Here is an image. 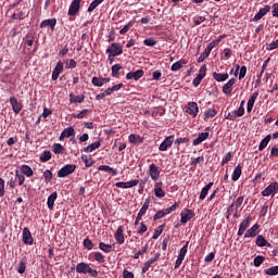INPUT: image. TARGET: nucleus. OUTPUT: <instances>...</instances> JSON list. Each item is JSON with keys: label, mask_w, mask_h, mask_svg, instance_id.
Here are the masks:
<instances>
[{"label": "nucleus", "mask_w": 278, "mask_h": 278, "mask_svg": "<svg viewBox=\"0 0 278 278\" xmlns=\"http://www.w3.org/2000/svg\"><path fill=\"white\" fill-rule=\"evenodd\" d=\"M189 244H190V241H187L186 244L180 249L179 254H178V258H180V260L186 258V254L188 253V245Z\"/></svg>", "instance_id": "3c124183"}, {"label": "nucleus", "mask_w": 278, "mask_h": 278, "mask_svg": "<svg viewBox=\"0 0 278 278\" xmlns=\"http://www.w3.org/2000/svg\"><path fill=\"white\" fill-rule=\"evenodd\" d=\"M235 84H236V78H230L229 81L223 86L222 91L224 92V94H231V92H233Z\"/></svg>", "instance_id": "5701e85b"}, {"label": "nucleus", "mask_w": 278, "mask_h": 278, "mask_svg": "<svg viewBox=\"0 0 278 278\" xmlns=\"http://www.w3.org/2000/svg\"><path fill=\"white\" fill-rule=\"evenodd\" d=\"M91 255H93V258L99 264H104L105 263V255H103V253H101V252H92Z\"/></svg>", "instance_id": "79ce46f5"}, {"label": "nucleus", "mask_w": 278, "mask_h": 278, "mask_svg": "<svg viewBox=\"0 0 278 278\" xmlns=\"http://www.w3.org/2000/svg\"><path fill=\"white\" fill-rule=\"evenodd\" d=\"M29 16V10L27 8H23V10L18 11L17 13H13L12 18L13 21H23Z\"/></svg>", "instance_id": "aec40b11"}, {"label": "nucleus", "mask_w": 278, "mask_h": 278, "mask_svg": "<svg viewBox=\"0 0 278 278\" xmlns=\"http://www.w3.org/2000/svg\"><path fill=\"white\" fill-rule=\"evenodd\" d=\"M257 97H260V92L255 91L248 101L247 112L251 114L253 112V105H255V101H257Z\"/></svg>", "instance_id": "a878e982"}, {"label": "nucleus", "mask_w": 278, "mask_h": 278, "mask_svg": "<svg viewBox=\"0 0 278 278\" xmlns=\"http://www.w3.org/2000/svg\"><path fill=\"white\" fill-rule=\"evenodd\" d=\"M20 170H21L22 175H25V177H34V169H31V167H29V165H22L20 167Z\"/></svg>", "instance_id": "c9c22d12"}, {"label": "nucleus", "mask_w": 278, "mask_h": 278, "mask_svg": "<svg viewBox=\"0 0 278 278\" xmlns=\"http://www.w3.org/2000/svg\"><path fill=\"white\" fill-rule=\"evenodd\" d=\"M91 84L92 86H96L97 88H101L103 85V78L101 77H97L94 76L92 79H91Z\"/></svg>", "instance_id": "4d7b16f0"}, {"label": "nucleus", "mask_w": 278, "mask_h": 278, "mask_svg": "<svg viewBox=\"0 0 278 278\" xmlns=\"http://www.w3.org/2000/svg\"><path fill=\"white\" fill-rule=\"evenodd\" d=\"M264 262H266V256L257 255L254 258L253 264H254L255 268H260V266H262L264 264Z\"/></svg>", "instance_id": "49530a36"}, {"label": "nucleus", "mask_w": 278, "mask_h": 278, "mask_svg": "<svg viewBox=\"0 0 278 278\" xmlns=\"http://www.w3.org/2000/svg\"><path fill=\"white\" fill-rule=\"evenodd\" d=\"M150 203H151L150 199L144 200V203L138 213L140 216H144V214H147V210H149Z\"/></svg>", "instance_id": "603ef678"}, {"label": "nucleus", "mask_w": 278, "mask_h": 278, "mask_svg": "<svg viewBox=\"0 0 278 278\" xmlns=\"http://www.w3.org/2000/svg\"><path fill=\"white\" fill-rule=\"evenodd\" d=\"M114 238L118 244H125V233L123 226H119L114 235Z\"/></svg>", "instance_id": "b1692460"}, {"label": "nucleus", "mask_w": 278, "mask_h": 278, "mask_svg": "<svg viewBox=\"0 0 278 278\" xmlns=\"http://www.w3.org/2000/svg\"><path fill=\"white\" fill-rule=\"evenodd\" d=\"M144 77V71L143 70H137L136 72H129L126 75V79H135V81H138V79H142Z\"/></svg>", "instance_id": "6ab92c4d"}, {"label": "nucleus", "mask_w": 278, "mask_h": 278, "mask_svg": "<svg viewBox=\"0 0 278 278\" xmlns=\"http://www.w3.org/2000/svg\"><path fill=\"white\" fill-rule=\"evenodd\" d=\"M186 64H188V61L186 59H180L178 62L172 65L170 71H173V73H177V71H181Z\"/></svg>", "instance_id": "c85d7f7f"}, {"label": "nucleus", "mask_w": 278, "mask_h": 278, "mask_svg": "<svg viewBox=\"0 0 278 278\" xmlns=\"http://www.w3.org/2000/svg\"><path fill=\"white\" fill-rule=\"evenodd\" d=\"M138 184H140V180L134 179V180H130L127 182H123V181L116 182L115 186H116V188L127 189V188H134V187L138 186Z\"/></svg>", "instance_id": "a211bd4d"}, {"label": "nucleus", "mask_w": 278, "mask_h": 278, "mask_svg": "<svg viewBox=\"0 0 278 278\" xmlns=\"http://www.w3.org/2000/svg\"><path fill=\"white\" fill-rule=\"evenodd\" d=\"M190 142V138L188 137H180L175 140V144L179 147V144H188Z\"/></svg>", "instance_id": "0e129e2a"}, {"label": "nucleus", "mask_w": 278, "mask_h": 278, "mask_svg": "<svg viewBox=\"0 0 278 278\" xmlns=\"http://www.w3.org/2000/svg\"><path fill=\"white\" fill-rule=\"evenodd\" d=\"M76 169H77V165L66 164L58 172V177L60 178L68 177V175H73V173H75Z\"/></svg>", "instance_id": "f03ea898"}, {"label": "nucleus", "mask_w": 278, "mask_h": 278, "mask_svg": "<svg viewBox=\"0 0 278 278\" xmlns=\"http://www.w3.org/2000/svg\"><path fill=\"white\" fill-rule=\"evenodd\" d=\"M99 250L103 251V253H112V251H114V245L100 242Z\"/></svg>", "instance_id": "58836bf2"}, {"label": "nucleus", "mask_w": 278, "mask_h": 278, "mask_svg": "<svg viewBox=\"0 0 278 278\" xmlns=\"http://www.w3.org/2000/svg\"><path fill=\"white\" fill-rule=\"evenodd\" d=\"M205 75H207V65L203 64L199 71V75L192 81L195 88H198L201 85V81H203Z\"/></svg>", "instance_id": "39448f33"}, {"label": "nucleus", "mask_w": 278, "mask_h": 278, "mask_svg": "<svg viewBox=\"0 0 278 278\" xmlns=\"http://www.w3.org/2000/svg\"><path fill=\"white\" fill-rule=\"evenodd\" d=\"M253 220V218L251 216H248L245 219H243L240 223L239 226V230L237 232V236H244V231H247V229H249V227L251 226V222Z\"/></svg>", "instance_id": "1a4fd4ad"}, {"label": "nucleus", "mask_w": 278, "mask_h": 278, "mask_svg": "<svg viewBox=\"0 0 278 278\" xmlns=\"http://www.w3.org/2000/svg\"><path fill=\"white\" fill-rule=\"evenodd\" d=\"M255 244H256V247H260V248H264V247L270 248L271 247L270 242H268V240H266V238L262 235H258L256 237Z\"/></svg>", "instance_id": "bb28decb"}, {"label": "nucleus", "mask_w": 278, "mask_h": 278, "mask_svg": "<svg viewBox=\"0 0 278 278\" xmlns=\"http://www.w3.org/2000/svg\"><path fill=\"white\" fill-rule=\"evenodd\" d=\"M10 105H11L14 114H21V110H23V103L18 102L16 97L10 98Z\"/></svg>", "instance_id": "ddd939ff"}, {"label": "nucleus", "mask_w": 278, "mask_h": 278, "mask_svg": "<svg viewBox=\"0 0 278 278\" xmlns=\"http://www.w3.org/2000/svg\"><path fill=\"white\" fill-rule=\"evenodd\" d=\"M268 12H270V5H265L264 8L260 9V11L254 15L253 21H261V18H264V16L268 14Z\"/></svg>", "instance_id": "4be33fe9"}, {"label": "nucleus", "mask_w": 278, "mask_h": 278, "mask_svg": "<svg viewBox=\"0 0 278 278\" xmlns=\"http://www.w3.org/2000/svg\"><path fill=\"white\" fill-rule=\"evenodd\" d=\"M265 275H268L269 277H275L278 275V265L269 267L264 270Z\"/></svg>", "instance_id": "de8ad7c7"}, {"label": "nucleus", "mask_w": 278, "mask_h": 278, "mask_svg": "<svg viewBox=\"0 0 278 278\" xmlns=\"http://www.w3.org/2000/svg\"><path fill=\"white\" fill-rule=\"evenodd\" d=\"M85 99L86 96L84 94L75 96L73 92L70 93V103H84Z\"/></svg>", "instance_id": "2f4dec72"}, {"label": "nucleus", "mask_w": 278, "mask_h": 278, "mask_svg": "<svg viewBox=\"0 0 278 278\" xmlns=\"http://www.w3.org/2000/svg\"><path fill=\"white\" fill-rule=\"evenodd\" d=\"M22 238L24 244H27L28 247H31L34 244V237L31 236V231L29 228L25 227L22 232Z\"/></svg>", "instance_id": "f8f14e48"}, {"label": "nucleus", "mask_w": 278, "mask_h": 278, "mask_svg": "<svg viewBox=\"0 0 278 278\" xmlns=\"http://www.w3.org/2000/svg\"><path fill=\"white\" fill-rule=\"evenodd\" d=\"M55 25H58V20H56V18L43 20V21L40 23L41 29L45 28V27H50V29H52V31L55 30Z\"/></svg>", "instance_id": "412c9836"}, {"label": "nucleus", "mask_w": 278, "mask_h": 278, "mask_svg": "<svg viewBox=\"0 0 278 278\" xmlns=\"http://www.w3.org/2000/svg\"><path fill=\"white\" fill-rule=\"evenodd\" d=\"M273 136L271 135H267L260 143L258 146V151H264L266 149V147H268V142H270Z\"/></svg>", "instance_id": "ea45409f"}, {"label": "nucleus", "mask_w": 278, "mask_h": 278, "mask_svg": "<svg viewBox=\"0 0 278 278\" xmlns=\"http://www.w3.org/2000/svg\"><path fill=\"white\" fill-rule=\"evenodd\" d=\"M275 49H278V39L270 42L266 48L267 51H275Z\"/></svg>", "instance_id": "774afa93"}, {"label": "nucleus", "mask_w": 278, "mask_h": 278, "mask_svg": "<svg viewBox=\"0 0 278 278\" xmlns=\"http://www.w3.org/2000/svg\"><path fill=\"white\" fill-rule=\"evenodd\" d=\"M123 68V65L121 64H115L111 67L112 71V77H119L121 76V71Z\"/></svg>", "instance_id": "c03bdc74"}, {"label": "nucleus", "mask_w": 278, "mask_h": 278, "mask_svg": "<svg viewBox=\"0 0 278 278\" xmlns=\"http://www.w3.org/2000/svg\"><path fill=\"white\" fill-rule=\"evenodd\" d=\"M180 203H181V202H179V201H178V202H175L172 206H169V207L163 210L165 216H168V214H172V212H175V211L179 207V204H180Z\"/></svg>", "instance_id": "8fccbe9b"}, {"label": "nucleus", "mask_w": 278, "mask_h": 278, "mask_svg": "<svg viewBox=\"0 0 278 278\" xmlns=\"http://www.w3.org/2000/svg\"><path fill=\"white\" fill-rule=\"evenodd\" d=\"M217 112L215 109H207V111L204 114V119L207 121V118H214L216 116Z\"/></svg>", "instance_id": "e2e57ef3"}, {"label": "nucleus", "mask_w": 278, "mask_h": 278, "mask_svg": "<svg viewBox=\"0 0 278 278\" xmlns=\"http://www.w3.org/2000/svg\"><path fill=\"white\" fill-rule=\"evenodd\" d=\"M76 273L80 275H90V277L98 278L99 277V271L97 269H92L88 263H78L76 265Z\"/></svg>", "instance_id": "f257e3e1"}, {"label": "nucleus", "mask_w": 278, "mask_h": 278, "mask_svg": "<svg viewBox=\"0 0 278 278\" xmlns=\"http://www.w3.org/2000/svg\"><path fill=\"white\" fill-rule=\"evenodd\" d=\"M195 214L194 211L190 208H184L180 213V223L181 225H186L189 223V220H192L194 218Z\"/></svg>", "instance_id": "20e7f679"}, {"label": "nucleus", "mask_w": 278, "mask_h": 278, "mask_svg": "<svg viewBox=\"0 0 278 278\" xmlns=\"http://www.w3.org/2000/svg\"><path fill=\"white\" fill-rule=\"evenodd\" d=\"M23 41H24L28 47H34V34L28 33L25 37H23Z\"/></svg>", "instance_id": "09e8293b"}, {"label": "nucleus", "mask_w": 278, "mask_h": 278, "mask_svg": "<svg viewBox=\"0 0 278 278\" xmlns=\"http://www.w3.org/2000/svg\"><path fill=\"white\" fill-rule=\"evenodd\" d=\"M175 142V136H168L166 137L163 142L159 147V151H168L173 147V143Z\"/></svg>", "instance_id": "9b49d317"}, {"label": "nucleus", "mask_w": 278, "mask_h": 278, "mask_svg": "<svg viewBox=\"0 0 278 278\" xmlns=\"http://www.w3.org/2000/svg\"><path fill=\"white\" fill-rule=\"evenodd\" d=\"M260 224H254L250 229L244 233V238H257L260 235Z\"/></svg>", "instance_id": "2eb2a0df"}, {"label": "nucleus", "mask_w": 278, "mask_h": 278, "mask_svg": "<svg viewBox=\"0 0 278 278\" xmlns=\"http://www.w3.org/2000/svg\"><path fill=\"white\" fill-rule=\"evenodd\" d=\"M128 141L130 142V144H135V147H139V144H142V142H144V137L138 134H131L128 136Z\"/></svg>", "instance_id": "dca6fc26"}, {"label": "nucleus", "mask_w": 278, "mask_h": 278, "mask_svg": "<svg viewBox=\"0 0 278 278\" xmlns=\"http://www.w3.org/2000/svg\"><path fill=\"white\" fill-rule=\"evenodd\" d=\"M131 27H134V22H128V23L119 30L121 36H125V34H127V31H129V30L131 29Z\"/></svg>", "instance_id": "680f3d73"}, {"label": "nucleus", "mask_w": 278, "mask_h": 278, "mask_svg": "<svg viewBox=\"0 0 278 278\" xmlns=\"http://www.w3.org/2000/svg\"><path fill=\"white\" fill-rule=\"evenodd\" d=\"M81 9V0H73L70 4L68 16H77L79 14V10Z\"/></svg>", "instance_id": "0eeeda50"}, {"label": "nucleus", "mask_w": 278, "mask_h": 278, "mask_svg": "<svg viewBox=\"0 0 278 278\" xmlns=\"http://www.w3.org/2000/svg\"><path fill=\"white\" fill-rule=\"evenodd\" d=\"M55 201H58V192L54 191L48 197L47 205L49 210L55 207Z\"/></svg>", "instance_id": "c756f323"}, {"label": "nucleus", "mask_w": 278, "mask_h": 278, "mask_svg": "<svg viewBox=\"0 0 278 278\" xmlns=\"http://www.w3.org/2000/svg\"><path fill=\"white\" fill-rule=\"evenodd\" d=\"M186 112L193 118H197V116L199 114V104H197V102H189L186 105Z\"/></svg>", "instance_id": "9d476101"}, {"label": "nucleus", "mask_w": 278, "mask_h": 278, "mask_svg": "<svg viewBox=\"0 0 278 278\" xmlns=\"http://www.w3.org/2000/svg\"><path fill=\"white\" fill-rule=\"evenodd\" d=\"M99 147H101V141H96V142L87 146L86 148H84V152L92 153V151H97V149H99Z\"/></svg>", "instance_id": "4c0bfd02"}, {"label": "nucleus", "mask_w": 278, "mask_h": 278, "mask_svg": "<svg viewBox=\"0 0 278 278\" xmlns=\"http://www.w3.org/2000/svg\"><path fill=\"white\" fill-rule=\"evenodd\" d=\"M143 45L146 47H155V45H157V40L150 37L143 40Z\"/></svg>", "instance_id": "338daca9"}, {"label": "nucleus", "mask_w": 278, "mask_h": 278, "mask_svg": "<svg viewBox=\"0 0 278 278\" xmlns=\"http://www.w3.org/2000/svg\"><path fill=\"white\" fill-rule=\"evenodd\" d=\"M98 170H104L105 173H111L113 177H116V175H118V170L114 169V167H111L110 165H100L98 167Z\"/></svg>", "instance_id": "f704fd0d"}, {"label": "nucleus", "mask_w": 278, "mask_h": 278, "mask_svg": "<svg viewBox=\"0 0 278 278\" xmlns=\"http://www.w3.org/2000/svg\"><path fill=\"white\" fill-rule=\"evenodd\" d=\"M43 178L46 184H50L51 179H53V172H51L50 169H46L43 172Z\"/></svg>", "instance_id": "bf43d9fd"}, {"label": "nucleus", "mask_w": 278, "mask_h": 278, "mask_svg": "<svg viewBox=\"0 0 278 278\" xmlns=\"http://www.w3.org/2000/svg\"><path fill=\"white\" fill-rule=\"evenodd\" d=\"M52 151L55 155H62L66 151V148H64L62 143H53Z\"/></svg>", "instance_id": "e433bc0d"}, {"label": "nucleus", "mask_w": 278, "mask_h": 278, "mask_svg": "<svg viewBox=\"0 0 278 278\" xmlns=\"http://www.w3.org/2000/svg\"><path fill=\"white\" fill-rule=\"evenodd\" d=\"M104 0H93L89 7H88V12H94V10H97V8H99V5H101V2H103Z\"/></svg>", "instance_id": "864d4df0"}, {"label": "nucleus", "mask_w": 278, "mask_h": 278, "mask_svg": "<svg viewBox=\"0 0 278 278\" xmlns=\"http://www.w3.org/2000/svg\"><path fill=\"white\" fill-rule=\"evenodd\" d=\"M72 136H75V128L70 126L61 132L59 140H64V138H71Z\"/></svg>", "instance_id": "cd10ccee"}, {"label": "nucleus", "mask_w": 278, "mask_h": 278, "mask_svg": "<svg viewBox=\"0 0 278 278\" xmlns=\"http://www.w3.org/2000/svg\"><path fill=\"white\" fill-rule=\"evenodd\" d=\"M214 186V182H208L200 192L199 199L200 201H205V198L207 197L210 190H212V187Z\"/></svg>", "instance_id": "7c9ffc66"}, {"label": "nucleus", "mask_w": 278, "mask_h": 278, "mask_svg": "<svg viewBox=\"0 0 278 278\" xmlns=\"http://www.w3.org/2000/svg\"><path fill=\"white\" fill-rule=\"evenodd\" d=\"M64 71V63L62 61H59L52 72V81H58V78L60 77V74Z\"/></svg>", "instance_id": "f3484780"}, {"label": "nucleus", "mask_w": 278, "mask_h": 278, "mask_svg": "<svg viewBox=\"0 0 278 278\" xmlns=\"http://www.w3.org/2000/svg\"><path fill=\"white\" fill-rule=\"evenodd\" d=\"M51 157H52L51 151L45 150L39 157V162H42V163L49 162V160H51Z\"/></svg>", "instance_id": "a18cd8bd"}, {"label": "nucleus", "mask_w": 278, "mask_h": 278, "mask_svg": "<svg viewBox=\"0 0 278 278\" xmlns=\"http://www.w3.org/2000/svg\"><path fill=\"white\" fill-rule=\"evenodd\" d=\"M241 176H242V165L238 164L236 166V168L233 169L231 179H232V181H238V179H240Z\"/></svg>", "instance_id": "473e14b6"}, {"label": "nucleus", "mask_w": 278, "mask_h": 278, "mask_svg": "<svg viewBox=\"0 0 278 278\" xmlns=\"http://www.w3.org/2000/svg\"><path fill=\"white\" fill-rule=\"evenodd\" d=\"M160 173L162 169L155 163L150 164L148 175H150L152 181H157L160 179Z\"/></svg>", "instance_id": "423d86ee"}, {"label": "nucleus", "mask_w": 278, "mask_h": 278, "mask_svg": "<svg viewBox=\"0 0 278 278\" xmlns=\"http://www.w3.org/2000/svg\"><path fill=\"white\" fill-rule=\"evenodd\" d=\"M65 68H77V61L70 59L65 62Z\"/></svg>", "instance_id": "69168bd1"}, {"label": "nucleus", "mask_w": 278, "mask_h": 278, "mask_svg": "<svg viewBox=\"0 0 278 278\" xmlns=\"http://www.w3.org/2000/svg\"><path fill=\"white\" fill-rule=\"evenodd\" d=\"M211 53L212 52L207 48H205L204 52L198 59L199 64L205 62V60H207V58H210Z\"/></svg>", "instance_id": "6e6d98bb"}, {"label": "nucleus", "mask_w": 278, "mask_h": 278, "mask_svg": "<svg viewBox=\"0 0 278 278\" xmlns=\"http://www.w3.org/2000/svg\"><path fill=\"white\" fill-rule=\"evenodd\" d=\"M81 160L85 163L86 168H90L94 164V160L90 157L89 155L83 154Z\"/></svg>", "instance_id": "37998d69"}, {"label": "nucleus", "mask_w": 278, "mask_h": 278, "mask_svg": "<svg viewBox=\"0 0 278 278\" xmlns=\"http://www.w3.org/2000/svg\"><path fill=\"white\" fill-rule=\"evenodd\" d=\"M210 138V132L205 131V132H200L198 135V138L193 140L192 144L193 147H199V144H201V142H205V140H207Z\"/></svg>", "instance_id": "393cba45"}, {"label": "nucleus", "mask_w": 278, "mask_h": 278, "mask_svg": "<svg viewBox=\"0 0 278 278\" xmlns=\"http://www.w3.org/2000/svg\"><path fill=\"white\" fill-rule=\"evenodd\" d=\"M164 186V182L157 181L154 184V194L157 199H164L166 197V191L162 188Z\"/></svg>", "instance_id": "4468645a"}, {"label": "nucleus", "mask_w": 278, "mask_h": 278, "mask_svg": "<svg viewBox=\"0 0 278 278\" xmlns=\"http://www.w3.org/2000/svg\"><path fill=\"white\" fill-rule=\"evenodd\" d=\"M106 53H110L113 58H117V55H123V46L118 42H113L106 49Z\"/></svg>", "instance_id": "7ed1b4c3"}, {"label": "nucleus", "mask_w": 278, "mask_h": 278, "mask_svg": "<svg viewBox=\"0 0 278 278\" xmlns=\"http://www.w3.org/2000/svg\"><path fill=\"white\" fill-rule=\"evenodd\" d=\"M277 192H278V182L275 181V182H271L269 186L265 188V190L262 191V197H270V194L275 197Z\"/></svg>", "instance_id": "6e6552de"}, {"label": "nucleus", "mask_w": 278, "mask_h": 278, "mask_svg": "<svg viewBox=\"0 0 278 278\" xmlns=\"http://www.w3.org/2000/svg\"><path fill=\"white\" fill-rule=\"evenodd\" d=\"M83 247L87 249V251H92L94 249V244L92 243V240L89 238H86L83 242Z\"/></svg>", "instance_id": "13d9d810"}, {"label": "nucleus", "mask_w": 278, "mask_h": 278, "mask_svg": "<svg viewBox=\"0 0 278 278\" xmlns=\"http://www.w3.org/2000/svg\"><path fill=\"white\" fill-rule=\"evenodd\" d=\"M15 179H17L18 186H23V184H25V175L21 174L18 169L15 170Z\"/></svg>", "instance_id": "052dcab7"}, {"label": "nucleus", "mask_w": 278, "mask_h": 278, "mask_svg": "<svg viewBox=\"0 0 278 278\" xmlns=\"http://www.w3.org/2000/svg\"><path fill=\"white\" fill-rule=\"evenodd\" d=\"M90 113V110H88V109H84L83 111H80L79 113H77V114H72V116H73V118H79V119H81V118H86V116H88V114Z\"/></svg>", "instance_id": "5fc2aeb1"}, {"label": "nucleus", "mask_w": 278, "mask_h": 278, "mask_svg": "<svg viewBox=\"0 0 278 278\" xmlns=\"http://www.w3.org/2000/svg\"><path fill=\"white\" fill-rule=\"evenodd\" d=\"M27 270V260L26 258H22L20 261L18 267H17V273L20 275L25 274V271Z\"/></svg>", "instance_id": "a19ab883"}, {"label": "nucleus", "mask_w": 278, "mask_h": 278, "mask_svg": "<svg viewBox=\"0 0 278 278\" xmlns=\"http://www.w3.org/2000/svg\"><path fill=\"white\" fill-rule=\"evenodd\" d=\"M213 79H215V81H218V83L227 81L229 79V74L228 73L220 74V73L214 72Z\"/></svg>", "instance_id": "72a5a7b5"}]
</instances>
